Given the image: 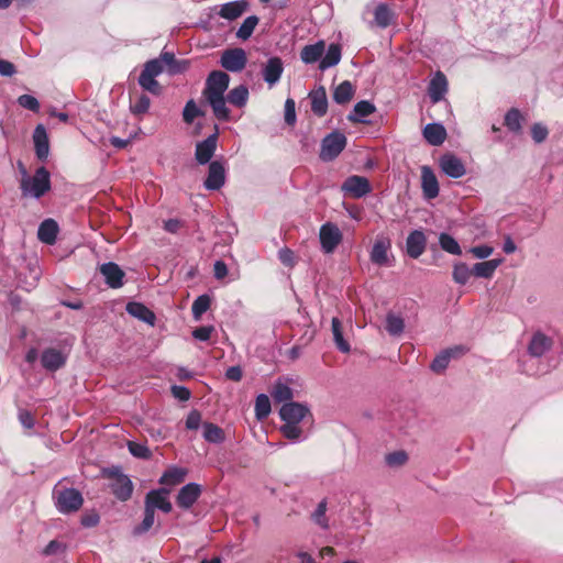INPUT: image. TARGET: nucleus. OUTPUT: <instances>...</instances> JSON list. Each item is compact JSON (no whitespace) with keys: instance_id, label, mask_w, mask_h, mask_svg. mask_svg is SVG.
<instances>
[{"instance_id":"f257e3e1","label":"nucleus","mask_w":563,"mask_h":563,"mask_svg":"<svg viewBox=\"0 0 563 563\" xmlns=\"http://www.w3.org/2000/svg\"><path fill=\"white\" fill-rule=\"evenodd\" d=\"M187 68V62H178L175 55L169 52H163L157 58L145 63L139 77V85L152 95L159 96L162 86L156 77L167 71L170 75L180 74Z\"/></svg>"},{"instance_id":"f03ea898","label":"nucleus","mask_w":563,"mask_h":563,"mask_svg":"<svg viewBox=\"0 0 563 563\" xmlns=\"http://www.w3.org/2000/svg\"><path fill=\"white\" fill-rule=\"evenodd\" d=\"M279 417L284 422L279 430L286 439L298 442L307 438L302 423L312 415L306 404L286 402L279 409Z\"/></svg>"},{"instance_id":"7ed1b4c3","label":"nucleus","mask_w":563,"mask_h":563,"mask_svg":"<svg viewBox=\"0 0 563 563\" xmlns=\"http://www.w3.org/2000/svg\"><path fill=\"white\" fill-rule=\"evenodd\" d=\"M230 82L227 73L213 70L209 74L203 89V96L212 108L214 117L220 121L230 120V110L225 103L224 92Z\"/></svg>"},{"instance_id":"20e7f679","label":"nucleus","mask_w":563,"mask_h":563,"mask_svg":"<svg viewBox=\"0 0 563 563\" xmlns=\"http://www.w3.org/2000/svg\"><path fill=\"white\" fill-rule=\"evenodd\" d=\"M51 189V176L45 167L36 169L33 176L24 175L21 179V190L23 196L32 198H41Z\"/></svg>"},{"instance_id":"39448f33","label":"nucleus","mask_w":563,"mask_h":563,"mask_svg":"<svg viewBox=\"0 0 563 563\" xmlns=\"http://www.w3.org/2000/svg\"><path fill=\"white\" fill-rule=\"evenodd\" d=\"M103 475L112 481L110 488L118 499L125 501L131 497L133 484L126 475L122 474L119 467L104 470Z\"/></svg>"},{"instance_id":"423d86ee","label":"nucleus","mask_w":563,"mask_h":563,"mask_svg":"<svg viewBox=\"0 0 563 563\" xmlns=\"http://www.w3.org/2000/svg\"><path fill=\"white\" fill-rule=\"evenodd\" d=\"M55 499V505L62 514L77 511L84 503L81 494L75 488L57 490Z\"/></svg>"},{"instance_id":"0eeeda50","label":"nucleus","mask_w":563,"mask_h":563,"mask_svg":"<svg viewBox=\"0 0 563 563\" xmlns=\"http://www.w3.org/2000/svg\"><path fill=\"white\" fill-rule=\"evenodd\" d=\"M346 137L341 132H332L321 143L320 158L324 162L334 159L345 147Z\"/></svg>"},{"instance_id":"6e6552de","label":"nucleus","mask_w":563,"mask_h":563,"mask_svg":"<svg viewBox=\"0 0 563 563\" xmlns=\"http://www.w3.org/2000/svg\"><path fill=\"white\" fill-rule=\"evenodd\" d=\"M342 232L336 224L327 222L321 225L319 239L321 249L325 254L333 253L338 245L342 242Z\"/></svg>"},{"instance_id":"1a4fd4ad","label":"nucleus","mask_w":563,"mask_h":563,"mask_svg":"<svg viewBox=\"0 0 563 563\" xmlns=\"http://www.w3.org/2000/svg\"><path fill=\"white\" fill-rule=\"evenodd\" d=\"M247 63V56L243 48L225 49L220 59L221 66L232 73L243 70Z\"/></svg>"},{"instance_id":"9d476101","label":"nucleus","mask_w":563,"mask_h":563,"mask_svg":"<svg viewBox=\"0 0 563 563\" xmlns=\"http://www.w3.org/2000/svg\"><path fill=\"white\" fill-rule=\"evenodd\" d=\"M341 189L353 198H362L371 191V185L367 178L354 175L344 180Z\"/></svg>"},{"instance_id":"9b49d317","label":"nucleus","mask_w":563,"mask_h":563,"mask_svg":"<svg viewBox=\"0 0 563 563\" xmlns=\"http://www.w3.org/2000/svg\"><path fill=\"white\" fill-rule=\"evenodd\" d=\"M169 490L166 488L153 489L146 494L145 506L151 507L152 510L159 509L166 514L173 509L172 503L168 499Z\"/></svg>"},{"instance_id":"f8f14e48","label":"nucleus","mask_w":563,"mask_h":563,"mask_svg":"<svg viewBox=\"0 0 563 563\" xmlns=\"http://www.w3.org/2000/svg\"><path fill=\"white\" fill-rule=\"evenodd\" d=\"M391 247L390 240L384 236H377L372 251H371V261L372 263L378 266H387L389 265V250Z\"/></svg>"},{"instance_id":"ddd939ff","label":"nucleus","mask_w":563,"mask_h":563,"mask_svg":"<svg viewBox=\"0 0 563 563\" xmlns=\"http://www.w3.org/2000/svg\"><path fill=\"white\" fill-rule=\"evenodd\" d=\"M225 183V168L221 162L213 161L209 165L208 176L203 186L208 190H219Z\"/></svg>"},{"instance_id":"4468645a","label":"nucleus","mask_w":563,"mask_h":563,"mask_svg":"<svg viewBox=\"0 0 563 563\" xmlns=\"http://www.w3.org/2000/svg\"><path fill=\"white\" fill-rule=\"evenodd\" d=\"M441 170L451 178H461L466 174L462 161L453 154H445L439 161Z\"/></svg>"},{"instance_id":"2eb2a0df","label":"nucleus","mask_w":563,"mask_h":563,"mask_svg":"<svg viewBox=\"0 0 563 563\" xmlns=\"http://www.w3.org/2000/svg\"><path fill=\"white\" fill-rule=\"evenodd\" d=\"M284 71V64L279 57H271L263 66L262 75L265 82L271 87L277 84Z\"/></svg>"},{"instance_id":"dca6fc26","label":"nucleus","mask_w":563,"mask_h":563,"mask_svg":"<svg viewBox=\"0 0 563 563\" xmlns=\"http://www.w3.org/2000/svg\"><path fill=\"white\" fill-rule=\"evenodd\" d=\"M200 494H201L200 485H198L196 483H189V484L185 485L184 487H181V489L179 490V493L177 495L176 503L179 507H181L184 509H188L196 503V500L198 499Z\"/></svg>"},{"instance_id":"f3484780","label":"nucleus","mask_w":563,"mask_h":563,"mask_svg":"<svg viewBox=\"0 0 563 563\" xmlns=\"http://www.w3.org/2000/svg\"><path fill=\"white\" fill-rule=\"evenodd\" d=\"M100 273L111 288H119L123 285L124 272L118 264L109 262L100 266Z\"/></svg>"},{"instance_id":"a211bd4d","label":"nucleus","mask_w":563,"mask_h":563,"mask_svg":"<svg viewBox=\"0 0 563 563\" xmlns=\"http://www.w3.org/2000/svg\"><path fill=\"white\" fill-rule=\"evenodd\" d=\"M217 148V133L208 136L196 145V159L199 164H207L213 156Z\"/></svg>"},{"instance_id":"6ab92c4d","label":"nucleus","mask_w":563,"mask_h":563,"mask_svg":"<svg viewBox=\"0 0 563 563\" xmlns=\"http://www.w3.org/2000/svg\"><path fill=\"white\" fill-rule=\"evenodd\" d=\"M421 186L426 198L433 199L438 197L439 183L434 173L428 166L421 168Z\"/></svg>"},{"instance_id":"aec40b11","label":"nucleus","mask_w":563,"mask_h":563,"mask_svg":"<svg viewBox=\"0 0 563 563\" xmlns=\"http://www.w3.org/2000/svg\"><path fill=\"white\" fill-rule=\"evenodd\" d=\"M446 91H448L446 77L441 71H438L430 81L429 90H428L429 97L433 103H437L443 99Z\"/></svg>"},{"instance_id":"412c9836","label":"nucleus","mask_w":563,"mask_h":563,"mask_svg":"<svg viewBox=\"0 0 563 563\" xmlns=\"http://www.w3.org/2000/svg\"><path fill=\"white\" fill-rule=\"evenodd\" d=\"M247 3L244 0L231 1L220 5L217 14L225 20L232 21L240 18L246 10Z\"/></svg>"},{"instance_id":"4be33fe9","label":"nucleus","mask_w":563,"mask_h":563,"mask_svg":"<svg viewBox=\"0 0 563 563\" xmlns=\"http://www.w3.org/2000/svg\"><path fill=\"white\" fill-rule=\"evenodd\" d=\"M426 236L422 231L415 230L407 238V253L412 258H418L426 249Z\"/></svg>"},{"instance_id":"5701e85b","label":"nucleus","mask_w":563,"mask_h":563,"mask_svg":"<svg viewBox=\"0 0 563 563\" xmlns=\"http://www.w3.org/2000/svg\"><path fill=\"white\" fill-rule=\"evenodd\" d=\"M33 141L37 158L46 159L49 153L48 136L45 128L38 124L33 133Z\"/></svg>"},{"instance_id":"b1692460","label":"nucleus","mask_w":563,"mask_h":563,"mask_svg":"<svg viewBox=\"0 0 563 563\" xmlns=\"http://www.w3.org/2000/svg\"><path fill=\"white\" fill-rule=\"evenodd\" d=\"M325 52L324 41H318L314 44L306 45L300 52V58L305 64L320 62Z\"/></svg>"},{"instance_id":"393cba45","label":"nucleus","mask_w":563,"mask_h":563,"mask_svg":"<svg viewBox=\"0 0 563 563\" xmlns=\"http://www.w3.org/2000/svg\"><path fill=\"white\" fill-rule=\"evenodd\" d=\"M423 136L433 146L441 145L446 137V131L440 123H429L423 129Z\"/></svg>"},{"instance_id":"a878e982","label":"nucleus","mask_w":563,"mask_h":563,"mask_svg":"<svg viewBox=\"0 0 563 563\" xmlns=\"http://www.w3.org/2000/svg\"><path fill=\"white\" fill-rule=\"evenodd\" d=\"M57 233V223L53 219H46L40 224L37 238L41 242L52 245L56 241Z\"/></svg>"},{"instance_id":"bb28decb","label":"nucleus","mask_w":563,"mask_h":563,"mask_svg":"<svg viewBox=\"0 0 563 563\" xmlns=\"http://www.w3.org/2000/svg\"><path fill=\"white\" fill-rule=\"evenodd\" d=\"M309 98L311 101L312 112L318 117L324 115L328 110V99L324 87H319L318 89L311 91L309 93Z\"/></svg>"},{"instance_id":"cd10ccee","label":"nucleus","mask_w":563,"mask_h":563,"mask_svg":"<svg viewBox=\"0 0 563 563\" xmlns=\"http://www.w3.org/2000/svg\"><path fill=\"white\" fill-rule=\"evenodd\" d=\"M41 362L44 368L48 371H56L64 365L65 357L60 351L47 349L43 352Z\"/></svg>"},{"instance_id":"c85d7f7f","label":"nucleus","mask_w":563,"mask_h":563,"mask_svg":"<svg viewBox=\"0 0 563 563\" xmlns=\"http://www.w3.org/2000/svg\"><path fill=\"white\" fill-rule=\"evenodd\" d=\"M126 311L132 317L141 321H144L151 325H153L155 322L154 312L141 302H129L126 305Z\"/></svg>"},{"instance_id":"c756f323","label":"nucleus","mask_w":563,"mask_h":563,"mask_svg":"<svg viewBox=\"0 0 563 563\" xmlns=\"http://www.w3.org/2000/svg\"><path fill=\"white\" fill-rule=\"evenodd\" d=\"M342 57V49L339 44L332 43L329 45L325 55L322 56L319 63V69L325 70L330 67L338 65Z\"/></svg>"},{"instance_id":"7c9ffc66","label":"nucleus","mask_w":563,"mask_h":563,"mask_svg":"<svg viewBox=\"0 0 563 563\" xmlns=\"http://www.w3.org/2000/svg\"><path fill=\"white\" fill-rule=\"evenodd\" d=\"M551 347V340L542 333H536L528 346L532 356H542Z\"/></svg>"},{"instance_id":"2f4dec72","label":"nucleus","mask_w":563,"mask_h":563,"mask_svg":"<svg viewBox=\"0 0 563 563\" xmlns=\"http://www.w3.org/2000/svg\"><path fill=\"white\" fill-rule=\"evenodd\" d=\"M501 262L503 260H490L476 263L472 268L473 275L481 278H490Z\"/></svg>"},{"instance_id":"473e14b6","label":"nucleus","mask_w":563,"mask_h":563,"mask_svg":"<svg viewBox=\"0 0 563 563\" xmlns=\"http://www.w3.org/2000/svg\"><path fill=\"white\" fill-rule=\"evenodd\" d=\"M375 111V106L369 101L362 100L354 106L353 111L349 114L352 122H364V118L371 115Z\"/></svg>"},{"instance_id":"72a5a7b5","label":"nucleus","mask_w":563,"mask_h":563,"mask_svg":"<svg viewBox=\"0 0 563 563\" xmlns=\"http://www.w3.org/2000/svg\"><path fill=\"white\" fill-rule=\"evenodd\" d=\"M229 103L235 106L238 108H242L246 104L249 100V89L244 85H240L233 89H231L225 98Z\"/></svg>"},{"instance_id":"f704fd0d","label":"nucleus","mask_w":563,"mask_h":563,"mask_svg":"<svg viewBox=\"0 0 563 563\" xmlns=\"http://www.w3.org/2000/svg\"><path fill=\"white\" fill-rule=\"evenodd\" d=\"M333 340L336 347L342 353H349L351 351V346L346 340L343 338L342 322L338 318H333L331 322Z\"/></svg>"},{"instance_id":"c9c22d12","label":"nucleus","mask_w":563,"mask_h":563,"mask_svg":"<svg viewBox=\"0 0 563 563\" xmlns=\"http://www.w3.org/2000/svg\"><path fill=\"white\" fill-rule=\"evenodd\" d=\"M272 397L277 402H289L294 397L292 389L282 380H277L272 390Z\"/></svg>"},{"instance_id":"e433bc0d","label":"nucleus","mask_w":563,"mask_h":563,"mask_svg":"<svg viewBox=\"0 0 563 563\" xmlns=\"http://www.w3.org/2000/svg\"><path fill=\"white\" fill-rule=\"evenodd\" d=\"M353 96L354 88L350 81L345 80L335 88L333 92V100L339 104H343L349 102Z\"/></svg>"},{"instance_id":"4c0bfd02","label":"nucleus","mask_w":563,"mask_h":563,"mask_svg":"<svg viewBox=\"0 0 563 563\" xmlns=\"http://www.w3.org/2000/svg\"><path fill=\"white\" fill-rule=\"evenodd\" d=\"M151 106V99L142 93L135 97L133 100L132 96H130V111L134 115H143L145 114Z\"/></svg>"},{"instance_id":"58836bf2","label":"nucleus","mask_w":563,"mask_h":563,"mask_svg":"<svg viewBox=\"0 0 563 563\" xmlns=\"http://www.w3.org/2000/svg\"><path fill=\"white\" fill-rule=\"evenodd\" d=\"M404 329H405L404 319L395 313L389 312L386 317L387 332L393 336H397L404 332Z\"/></svg>"},{"instance_id":"ea45409f","label":"nucleus","mask_w":563,"mask_h":563,"mask_svg":"<svg viewBox=\"0 0 563 563\" xmlns=\"http://www.w3.org/2000/svg\"><path fill=\"white\" fill-rule=\"evenodd\" d=\"M203 438L211 443H221L224 440L223 430L211 422L203 423Z\"/></svg>"},{"instance_id":"a19ab883","label":"nucleus","mask_w":563,"mask_h":563,"mask_svg":"<svg viewBox=\"0 0 563 563\" xmlns=\"http://www.w3.org/2000/svg\"><path fill=\"white\" fill-rule=\"evenodd\" d=\"M327 506V500L323 499L318 504L317 508L311 514L312 521L324 530L329 528V519L325 515L328 509Z\"/></svg>"},{"instance_id":"79ce46f5","label":"nucleus","mask_w":563,"mask_h":563,"mask_svg":"<svg viewBox=\"0 0 563 563\" xmlns=\"http://www.w3.org/2000/svg\"><path fill=\"white\" fill-rule=\"evenodd\" d=\"M185 476H186V472L184 470L174 467V468L166 471L163 474V476L159 479V483L163 485L174 486V485L181 483L184 481Z\"/></svg>"},{"instance_id":"37998d69","label":"nucleus","mask_w":563,"mask_h":563,"mask_svg":"<svg viewBox=\"0 0 563 563\" xmlns=\"http://www.w3.org/2000/svg\"><path fill=\"white\" fill-rule=\"evenodd\" d=\"M258 23V18L255 15L247 16L239 30L236 31V37L241 38L243 41L251 37L252 33L254 32L256 25Z\"/></svg>"},{"instance_id":"c03bdc74","label":"nucleus","mask_w":563,"mask_h":563,"mask_svg":"<svg viewBox=\"0 0 563 563\" xmlns=\"http://www.w3.org/2000/svg\"><path fill=\"white\" fill-rule=\"evenodd\" d=\"M472 275V268H470L465 263H457L453 267L452 277L459 285H465Z\"/></svg>"},{"instance_id":"a18cd8bd","label":"nucleus","mask_w":563,"mask_h":563,"mask_svg":"<svg viewBox=\"0 0 563 563\" xmlns=\"http://www.w3.org/2000/svg\"><path fill=\"white\" fill-rule=\"evenodd\" d=\"M439 243L443 251L453 254L461 255L462 250L457 241L448 233H441L439 236Z\"/></svg>"},{"instance_id":"49530a36","label":"nucleus","mask_w":563,"mask_h":563,"mask_svg":"<svg viewBox=\"0 0 563 563\" xmlns=\"http://www.w3.org/2000/svg\"><path fill=\"white\" fill-rule=\"evenodd\" d=\"M391 12L386 4H378L374 11L375 24L382 29L387 27L390 24Z\"/></svg>"},{"instance_id":"de8ad7c7","label":"nucleus","mask_w":563,"mask_h":563,"mask_svg":"<svg viewBox=\"0 0 563 563\" xmlns=\"http://www.w3.org/2000/svg\"><path fill=\"white\" fill-rule=\"evenodd\" d=\"M271 413V400L267 395L261 394L255 400V417L263 420Z\"/></svg>"},{"instance_id":"09e8293b","label":"nucleus","mask_w":563,"mask_h":563,"mask_svg":"<svg viewBox=\"0 0 563 563\" xmlns=\"http://www.w3.org/2000/svg\"><path fill=\"white\" fill-rule=\"evenodd\" d=\"M155 523V511L151 507L144 509V519L137 527L134 528V534H143L147 532Z\"/></svg>"},{"instance_id":"8fccbe9b","label":"nucleus","mask_w":563,"mask_h":563,"mask_svg":"<svg viewBox=\"0 0 563 563\" xmlns=\"http://www.w3.org/2000/svg\"><path fill=\"white\" fill-rule=\"evenodd\" d=\"M210 308V298L207 295L199 296L191 306L192 316L196 320Z\"/></svg>"},{"instance_id":"3c124183","label":"nucleus","mask_w":563,"mask_h":563,"mask_svg":"<svg viewBox=\"0 0 563 563\" xmlns=\"http://www.w3.org/2000/svg\"><path fill=\"white\" fill-rule=\"evenodd\" d=\"M506 126L514 131L519 132L521 130V114L517 109H511L505 117Z\"/></svg>"},{"instance_id":"603ef678","label":"nucleus","mask_w":563,"mask_h":563,"mask_svg":"<svg viewBox=\"0 0 563 563\" xmlns=\"http://www.w3.org/2000/svg\"><path fill=\"white\" fill-rule=\"evenodd\" d=\"M408 460V455L405 451H396L385 456L386 463L391 467H398L404 465Z\"/></svg>"},{"instance_id":"864d4df0","label":"nucleus","mask_w":563,"mask_h":563,"mask_svg":"<svg viewBox=\"0 0 563 563\" xmlns=\"http://www.w3.org/2000/svg\"><path fill=\"white\" fill-rule=\"evenodd\" d=\"M449 353L441 352L431 363V369L435 373L443 372L450 363Z\"/></svg>"},{"instance_id":"5fc2aeb1","label":"nucleus","mask_w":563,"mask_h":563,"mask_svg":"<svg viewBox=\"0 0 563 563\" xmlns=\"http://www.w3.org/2000/svg\"><path fill=\"white\" fill-rule=\"evenodd\" d=\"M200 115V111L194 100H189L183 111V118L186 123H191L195 118Z\"/></svg>"},{"instance_id":"6e6d98bb","label":"nucleus","mask_w":563,"mask_h":563,"mask_svg":"<svg viewBox=\"0 0 563 563\" xmlns=\"http://www.w3.org/2000/svg\"><path fill=\"white\" fill-rule=\"evenodd\" d=\"M130 453L140 459H148L151 457V451L146 445L136 443V442H129L128 444Z\"/></svg>"},{"instance_id":"4d7b16f0","label":"nucleus","mask_w":563,"mask_h":563,"mask_svg":"<svg viewBox=\"0 0 563 563\" xmlns=\"http://www.w3.org/2000/svg\"><path fill=\"white\" fill-rule=\"evenodd\" d=\"M18 103L22 107V108H25L27 110H31V111H38L40 109V103L37 101V99L31 95H22L18 98Z\"/></svg>"},{"instance_id":"13d9d810","label":"nucleus","mask_w":563,"mask_h":563,"mask_svg":"<svg viewBox=\"0 0 563 563\" xmlns=\"http://www.w3.org/2000/svg\"><path fill=\"white\" fill-rule=\"evenodd\" d=\"M531 134L536 143H542L548 137L549 131L545 125L534 123L531 128Z\"/></svg>"},{"instance_id":"bf43d9fd","label":"nucleus","mask_w":563,"mask_h":563,"mask_svg":"<svg viewBox=\"0 0 563 563\" xmlns=\"http://www.w3.org/2000/svg\"><path fill=\"white\" fill-rule=\"evenodd\" d=\"M285 122L288 125H294L296 122V104L290 98L285 102Z\"/></svg>"},{"instance_id":"052dcab7","label":"nucleus","mask_w":563,"mask_h":563,"mask_svg":"<svg viewBox=\"0 0 563 563\" xmlns=\"http://www.w3.org/2000/svg\"><path fill=\"white\" fill-rule=\"evenodd\" d=\"M470 252L476 257V258H481V260H484V258H487L489 257L493 252H494V249L492 246H488V245H478V246H474L470 250Z\"/></svg>"},{"instance_id":"680f3d73","label":"nucleus","mask_w":563,"mask_h":563,"mask_svg":"<svg viewBox=\"0 0 563 563\" xmlns=\"http://www.w3.org/2000/svg\"><path fill=\"white\" fill-rule=\"evenodd\" d=\"M278 258L285 266L291 267L295 264L294 252L287 247L279 250Z\"/></svg>"},{"instance_id":"e2e57ef3","label":"nucleus","mask_w":563,"mask_h":563,"mask_svg":"<svg viewBox=\"0 0 563 563\" xmlns=\"http://www.w3.org/2000/svg\"><path fill=\"white\" fill-rule=\"evenodd\" d=\"M201 422V415L197 410H192L189 412L186 419V427L191 430H196L199 428Z\"/></svg>"},{"instance_id":"0e129e2a","label":"nucleus","mask_w":563,"mask_h":563,"mask_svg":"<svg viewBox=\"0 0 563 563\" xmlns=\"http://www.w3.org/2000/svg\"><path fill=\"white\" fill-rule=\"evenodd\" d=\"M212 331V327H199L192 331V336L199 341H208Z\"/></svg>"},{"instance_id":"69168bd1","label":"nucleus","mask_w":563,"mask_h":563,"mask_svg":"<svg viewBox=\"0 0 563 563\" xmlns=\"http://www.w3.org/2000/svg\"><path fill=\"white\" fill-rule=\"evenodd\" d=\"M172 394L180 401H187L190 398V390L184 386H173Z\"/></svg>"},{"instance_id":"338daca9","label":"nucleus","mask_w":563,"mask_h":563,"mask_svg":"<svg viewBox=\"0 0 563 563\" xmlns=\"http://www.w3.org/2000/svg\"><path fill=\"white\" fill-rule=\"evenodd\" d=\"M15 74V66L5 59H0V75L10 77Z\"/></svg>"},{"instance_id":"774afa93","label":"nucleus","mask_w":563,"mask_h":563,"mask_svg":"<svg viewBox=\"0 0 563 563\" xmlns=\"http://www.w3.org/2000/svg\"><path fill=\"white\" fill-rule=\"evenodd\" d=\"M213 273L217 279H223L228 275V267L225 263L217 261L213 266Z\"/></svg>"}]
</instances>
